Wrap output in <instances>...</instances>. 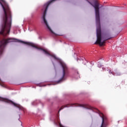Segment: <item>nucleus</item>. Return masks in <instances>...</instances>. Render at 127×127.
I'll list each match as a JSON object with an SVG mask.
<instances>
[{
  "label": "nucleus",
  "mask_w": 127,
  "mask_h": 127,
  "mask_svg": "<svg viewBox=\"0 0 127 127\" xmlns=\"http://www.w3.org/2000/svg\"><path fill=\"white\" fill-rule=\"evenodd\" d=\"M61 65L63 68V72L60 74L61 78L58 81V83H61L62 81H64L65 78L69 76V68H68L67 64L64 63H61Z\"/></svg>",
  "instance_id": "39448f33"
},
{
  "label": "nucleus",
  "mask_w": 127,
  "mask_h": 127,
  "mask_svg": "<svg viewBox=\"0 0 127 127\" xmlns=\"http://www.w3.org/2000/svg\"><path fill=\"white\" fill-rule=\"evenodd\" d=\"M5 102H6V103H9V104H12V105H13V106H14V107H16L17 108L19 109V110H21V106H20V105H19L15 103L12 101L6 99L5 100Z\"/></svg>",
  "instance_id": "6e6552de"
},
{
  "label": "nucleus",
  "mask_w": 127,
  "mask_h": 127,
  "mask_svg": "<svg viewBox=\"0 0 127 127\" xmlns=\"http://www.w3.org/2000/svg\"><path fill=\"white\" fill-rule=\"evenodd\" d=\"M56 0H52L47 3H45L42 8V10H44L43 14V19L44 21V22L46 26L47 29L51 32V33H53V34H55L54 32H53V31H52V29H51V28L49 26V25H48V23L47 22V20H46V19L45 18L46 16V13L47 12V9H48V7L49 5H50L51 3H52L53 1H55Z\"/></svg>",
  "instance_id": "20e7f679"
},
{
  "label": "nucleus",
  "mask_w": 127,
  "mask_h": 127,
  "mask_svg": "<svg viewBox=\"0 0 127 127\" xmlns=\"http://www.w3.org/2000/svg\"><path fill=\"white\" fill-rule=\"evenodd\" d=\"M60 127H63V126H62V125H60Z\"/></svg>",
  "instance_id": "9d476101"
},
{
  "label": "nucleus",
  "mask_w": 127,
  "mask_h": 127,
  "mask_svg": "<svg viewBox=\"0 0 127 127\" xmlns=\"http://www.w3.org/2000/svg\"><path fill=\"white\" fill-rule=\"evenodd\" d=\"M104 6L103 5H101V7H103Z\"/></svg>",
  "instance_id": "9b49d317"
},
{
  "label": "nucleus",
  "mask_w": 127,
  "mask_h": 127,
  "mask_svg": "<svg viewBox=\"0 0 127 127\" xmlns=\"http://www.w3.org/2000/svg\"><path fill=\"white\" fill-rule=\"evenodd\" d=\"M10 42H21V43H24V44L30 45V46H32V47H34V48L38 49L39 50H41L42 52H44L45 54L49 55V56H51V57L54 58L55 60H59V59L57 58V57H56L55 55L51 54V53H49V52L47 51V50L44 49L42 48H39L33 44H29V43L28 42H23L22 41H21L20 40H18L14 38H8L6 39H2L1 41H0V55H1L2 54L6 44H7V43H10Z\"/></svg>",
  "instance_id": "7ed1b4c3"
},
{
  "label": "nucleus",
  "mask_w": 127,
  "mask_h": 127,
  "mask_svg": "<svg viewBox=\"0 0 127 127\" xmlns=\"http://www.w3.org/2000/svg\"><path fill=\"white\" fill-rule=\"evenodd\" d=\"M69 107H82L83 108H85V109H88V110H94L93 107L90 106L88 104L85 105H80V104H66L65 106H63L59 111V113L62 110H63L64 108H69Z\"/></svg>",
  "instance_id": "423d86ee"
},
{
  "label": "nucleus",
  "mask_w": 127,
  "mask_h": 127,
  "mask_svg": "<svg viewBox=\"0 0 127 127\" xmlns=\"http://www.w3.org/2000/svg\"><path fill=\"white\" fill-rule=\"evenodd\" d=\"M3 1V0H0V1ZM3 10L4 11V15H3L1 25V30L0 31V34L3 36H6L7 34H9L10 32V29L11 28V12L8 5L4 6L2 3L0 2Z\"/></svg>",
  "instance_id": "f03ea898"
},
{
  "label": "nucleus",
  "mask_w": 127,
  "mask_h": 127,
  "mask_svg": "<svg viewBox=\"0 0 127 127\" xmlns=\"http://www.w3.org/2000/svg\"><path fill=\"white\" fill-rule=\"evenodd\" d=\"M96 110L98 111L99 115L102 120V124L100 127H107V122L108 121L107 117L105 116V115H104L103 113H101V112H100V111H99L98 109Z\"/></svg>",
  "instance_id": "0eeeda50"
},
{
  "label": "nucleus",
  "mask_w": 127,
  "mask_h": 127,
  "mask_svg": "<svg viewBox=\"0 0 127 127\" xmlns=\"http://www.w3.org/2000/svg\"><path fill=\"white\" fill-rule=\"evenodd\" d=\"M109 73L110 74H114L113 72H111V70H109Z\"/></svg>",
  "instance_id": "1a4fd4ad"
},
{
  "label": "nucleus",
  "mask_w": 127,
  "mask_h": 127,
  "mask_svg": "<svg viewBox=\"0 0 127 127\" xmlns=\"http://www.w3.org/2000/svg\"><path fill=\"white\" fill-rule=\"evenodd\" d=\"M87 1L94 8L96 24L98 26L96 30L97 41L95 44H99L100 46H103L104 43H106L107 40L112 39V37H111V35H106L105 36V39L102 42V32L101 31V22L100 20V3L95 1L94 4H93L88 0H87Z\"/></svg>",
  "instance_id": "f257e3e1"
}]
</instances>
